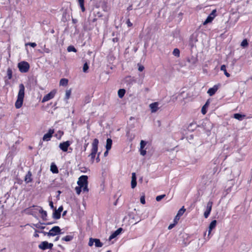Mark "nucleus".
<instances>
[{
  "label": "nucleus",
  "instance_id": "29",
  "mask_svg": "<svg viewBox=\"0 0 252 252\" xmlns=\"http://www.w3.org/2000/svg\"><path fill=\"white\" fill-rule=\"evenodd\" d=\"M186 209L184 208V206H183L178 212L177 213V217H181L183 214L185 212Z\"/></svg>",
  "mask_w": 252,
  "mask_h": 252
},
{
  "label": "nucleus",
  "instance_id": "40",
  "mask_svg": "<svg viewBox=\"0 0 252 252\" xmlns=\"http://www.w3.org/2000/svg\"><path fill=\"white\" fill-rule=\"evenodd\" d=\"M165 196V194H162L160 195H158L156 197V200L157 201H160L162 199H163Z\"/></svg>",
  "mask_w": 252,
  "mask_h": 252
},
{
  "label": "nucleus",
  "instance_id": "6",
  "mask_svg": "<svg viewBox=\"0 0 252 252\" xmlns=\"http://www.w3.org/2000/svg\"><path fill=\"white\" fill-rule=\"evenodd\" d=\"M56 93H57V90L56 89H54V90H52L49 93H48V94H47L45 96H44V97H43V98L41 100V102L44 103L47 101H49V100L52 99V98H53L55 97Z\"/></svg>",
  "mask_w": 252,
  "mask_h": 252
},
{
  "label": "nucleus",
  "instance_id": "14",
  "mask_svg": "<svg viewBox=\"0 0 252 252\" xmlns=\"http://www.w3.org/2000/svg\"><path fill=\"white\" fill-rule=\"evenodd\" d=\"M24 181L26 183L28 184L32 182V174L30 171H29L24 178Z\"/></svg>",
  "mask_w": 252,
  "mask_h": 252
},
{
  "label": "nucleus",
  "instance_id": "1",
  "mask_svg": "<svg viewBox=\"0 0 252 252\" xmlns=\"http://www.w3.org/2000/svg\"><path fill=\"white\" fill-rule=\"evenodd\" d=\"M99 141L97 138H95L93 140L92 143V148L91 150V153L89 155V157L91 158V161L92 163L94 161L96 155L97 157L95 158L96 162L98 163L100 161L99 158L100 153H98Z\"/></svg>",
  "mask_w": 252,
  "mask_h": 252
},
{
  "label": "nucleus",
  "instance_id": "22",
  "mask_svg": "<svg viewBox=\"0 0 252 252\" xmlns=\"http://www.w3.org/2000/svg\"><path fill=\"white\" fill-rule=\"evenodd\" d=\"M112 144V140L110 138H108L106 140V149L107 151L111 149Z\"/></svg>",
  "mask_w": 252,
  "mask_h": 252
},
{
  "label": "nucleus",
  "instance_id": "63",
  "mask_svg": "<svg viewBox=\"0 0 252 252\" xmlns=\"http://www.w3.org/2000/svg\"><path fill=\"white\" fill-rule=\"evenodd\" d=\"M44 224H46V225H49V224H52V222H48V223H44Z\"/></svg>",
  "mask_w": 252,
  "mask_h": 252
},
{
  "label": "nucleus",
  "instance_id": "26",
  "mask_svg": "<svg viewBox=\"0 0 252 252\" xmlns=\"http://www.w3.org/2000/svg\"><path fill=\"white\" fill-rule=\"evenodd\" d=\"M68 79L66 78H62L60 80V85L63 86H66L68 84Z\"/></svg>",
  "mask_w": 252,
  "mask_h": 252
},
{
  "label": "nucleus",
  "instance_id": "36",
  "mask_svg": "<svg viewBox=\"0 0 252 252\" xmlns=\"http://www.w3.org/2000/svg\"><path fill=\"white\" fill-rule=\"evenodd\" d=\"M248 42L246 39H244L241 43V46L245 48L248 46Z\"/></svg>",
  "mask_w": 252,
  "mask_h": 252
},
{
  "label": "nucleus",
  "instance_id": "61",
  "mask_svg": "<svg viewBox=\"0 0 252 252\" xmlns=\"http://www.w3.org/2000/svg\"><path fill=\"white\" fill-rule=\"evenodd\" d=\"M34 237H38V236H39V235H38V234H37V233H35V234H34Z\"/></svg>",
  "mask_w": 252,
  "mask_h": 252
},
{
  "label": "nucleus",
  "instance_id": "64",
  "mask_svg": "<svg viewBox=\"0 0 252 252\" xmlns=\"http://www.w3.org/2000/svg\"><path fill=\"white\" fill-rule=\"evenodd\" d=\"M66 211H64L63 213V216H64L65 214H66Z\"/></svg>",
  "mask_w": 252,
  "mask_h": 252
},
{
  "label": "nucleus",
  "instance_id": "30",
  "mask_svg": "<svg viewBox=\"0 0 252 252\" xmlns=\"http://www.w3.org/2000/svg\"><path fill=\"white\" fill-rule=\"evenodd\" d=\"M95 246L96 247H101L103 246L102 243H101L99 239H94Z\"/></svg>",
  "mask_w": 252,
  "mask_h": 252
},
{
  "label": "nucleus",
  "instance_id": "21",
  "mask_svg": "<svg viewBox=\"0 0 252 252\" xmlns=\"http://www.w3.org/2000/svg\"><path fill=\"white\" fill-rule=\"evenodd\" d=\"M39 249L45 250L48 249V245L47 241H44L41 242L38 246Z\"/></svg>",
  "mask_w": 252,
  "mask_h": 252
},
{
  "label": "nucleus",
  "instance_id": "2",
  "mask_svg": "<svg viewBox=\"0 0 252 252\" xmlns=\"http://www.w3.org/2000/svg\"><path fill=\"white\" fill-rule=\"evenodd\" d=\"M19 90L18 94L17 99L15 103L16 108H20L23 104L25 96V86L23 84H20L19 86Z\"/></svg>",
  "mask_w": 252,
  "mask_h": 252
},
{
  "label": "nucleus",
  "instance_id": "18",
  "mask_svg": "<svg viewBox=\"0 0 252 252\" xmlns=\"http://www.w3.org/2000/svg\"><path fill=\"white\" fill-rule=\"evenodd\" d=\"M51 171L54 174H57L59 173V170L57 165L54 163H52L50 166Z\"/></svg>",
  "mask_w": 252,
  "mask_h": 252
},
{
  "label": "nucleus",
  "instance_id": "53",
  "mask_svg": "<svg viewBox=\"0 0 252 252\" xmlns=\"http://www.w3.org/2000/svg\"><path fill=\"white\" fill-rule=\"evenodd\" d=\"M89 145V143H85L84 145V151H86Z\"/></svg>",
  "mask_w": 252,
  "mask_h": 252
},
{
  "label": "nucleus",
  "instance_id": "25",
  "mask_svg": "<svg viewBox=\"0 0 252 252\" xmlns=\"http://www.w3.org/2000/svg\"><path fill=\"white\" fill-rule=\"evenodd\" d=\"M126 90L124 89H120L118 92V94L120 98H122L125 95Z\"/></svg>",
  "mask_w": 252,
  "mask_h": 252
},
{
  "label": "nucleus",
  "instance_id": "15",
  "mask_svg": "<svg viewBox=\"0 0 252 252\" xmlns=\"http://www.w3.org/2000/svg\"><path fill=\"white\" fill-rule=\"evenodd\" d=\"M158 103L157 102L152 103L150 104V108L152 113L156 112L158 109Z\"/></svg>",
  "mask_w": 252,
  "mask_h": 252
},
{
  "label": "nucleus",
  "instance_id": "37",
  "mask_svg": "<svg viewBox=\"0 0 252 252\" xmlns=\"http://www.w3.org/2000/svg\"><path fill=\"white\" fill-rule=\"evenodd\" d=\"M68 52H76L77 50L73 46H69L67 47Z\"/></svg>",
  "mask_w": 252,
  "mask_h": 252
},
{
  "label": "nucleus",
  "instance_id": "23",
  "mask_svg": "<svg viewBox=\"0 0 252 252\" xmlns=\"http://www.w3.org/2000/svg\"><path fill=\"white\" fill-rule=\"evenodd\" d=\"M245 117V115H242L239 113H236L234 114V118L239 121H242Z\"/></svg>",
  "mask_w": 252,
  "mask_h": 252
},
{
  "label": "nucleus",
  "instance_id": "47",
  "mask_svg": "<svg viewBox=\"0 0 252 252\" xmlns=\"http://www.w3.org/2000/svg\"><path fill=\"white\" fill-rule=\"evenodd\" d=\"M82 189H83V191L84 192H88L89 191V189L88 188V185H86L83 187H82Z\"/></svg>",
  "mask_w": 252,
  "mask_h": 252
},
{
  "label": "nucleus",
  "instance_id": "48",
  "mask_svg": "<svg viewBox=\"0 0 252 252\" xmlns=\"http://www.w3.org/2000/svg\"><path fill=\"white\" fill-rule=\"evenodd\" d=\"M126 23L127 24V27H131L133 25L132 23L130 21V20L129 19L126 21Z\"/></svg>",
  "mask_w": 252,
  "mask_h": 252
},
{
  "label": "nucleus",
  "instance_id": "8",
  "mask_svg": "<svg viewBox=\"0 0 252 252\" xmlns=\"http://www.w3.org/2000/svg\"><path fill=\"white\" fill-rule=\"evenodd\" d=\"M88 176L87 175L81 176L77 181V184L79 186L83 187L86 185H88Z\"/></svg>",
  "mask_w": 252,
  "mask_h": 252
},
{
  "label": "nucleus",
  "instance_id": "7",
  "mask_svg": "<svg viewBox=\"0 0 252 252\" xmlns=\"http://www.w3.org/2000/svg\"><path fill=\"white\" fill-rule=\"evenodd\" d=\"M216 12H217L216 9L213 10L211 12V13L207 17V18L205 20V21L203 23V25H206L208 23L212 22V21L214 19V18L217 16Z\"/></svg>",
  "mask_w": 252,
  "mask_h": 252
},
{
  "label": "nucleus",
  "instance_id": "16",
  "mask_svg": "<svg viewBox=\"0 0 252 252\" xmlns=\"http://www.w3.org/2000/svg\"><path fill=\"white\" fill-rule=\"evenodd\" d=\"M137 185L136 177L135 173H132L131 186L132 189H134Z\"/></svg>",
  "mask_w": 252,
  "mask_h": 252
},
{
  "label": "nucleus",
  "instance_id": "33",
  "mask_svg": "<svg viewBox=\"0 0 252 252\" xmlns=\"http://www.w3.org/2000/svg\"><path fill=\"white\" fill-rule=\"evenodd\" d=\"M173 54L177 57H179L180 55V51L179 49L178 48H175L173 51Z\"/></svg>",
  "mask_w": 252,
  "mask_h": 252
},
{
  "label": "nucleus",
  "instance_id": "13",
  "mask_svg": "<svg viewBox=\"0 0 252 252\" xmlns=\"http://www.w3.org/2000/svg\"><path fill=\"white\" fill-rule=\"evenodd\" d=\"M123 231V228L120 227L114 231L109 237V240L111 241L113 239L116 237L118 235H119L122 231Z\"/></svg>",
  "mask_w": 252,
  "mask_h": 252
},
{
  "label": "nucleus",
  "instance_id": "46",
  "mask_svg": "<svg viewBox=\"0 0 252 252\" xmlns=\"http://www.w3.org/2000/svg\"><path fill=\"white\" fill-rule=\"evenodd\" d=\"M210 212H209L208 211H207V210L204 212V217L205 218L207 219L209 216L210 215Z\"/></svg>",
  "mask_w": 252,
  "mask_h": 252
},
{
  "label": "nucleus",
  "instance_id": "55",
  "mask_svg": "<svg viewBox=\"0 0 252 252\" xmlns=\"http://www.w3.org/2000/svg\"><path fill=\"white\" fill-rule=\"evenodd\" d=\"M144 69V67L143 65H140L138 67V70L140 71H142Z\"/></svg>",
  "mask_w": 252,
  "mask_h": 252
},
{
  "label": "nucleus",
  "instance_id": "28",
  "mask_svg": "<svg viewBox=\"0 0 252 252\" xmlns=\"http://www.w3.org/2000/svg\"><path fill=\"white\" fill-rule=\"evenodd\" d=\"M78 1L81 8L82 11L84 12L85 11V8L84 6V0H78Z\"/></svg>",
  "mask_w": 252,
  "mask_h": 252
},
{
  "label": "nucleus",
  "instance_id": "34",
  "mask_svg": "<svg viewBox=\"0 0 252 252\" xmlns=\"http://www.w3.org/2000/svg\"><path fill=\"white\" fill-rule=\"evenodd\" d=\"M212 205H213V202L210 201H209L207 203V209H206V210L207 211H208L209 212H211V210H212Z\"/></svg>",
  "mask_w": 252,
  "mask_h": 252
},
{
  "label": "nucleus",
  "instance_id": "38",
  "mask_svg": "<svg viewBox=\"0 0 252 252\" xmlns=\"http://www.w3.org/2000/svg\"><path fill=\"white\" fill-rule=\"evenodd\" d=\"M89 69V65L88 63L86 62L84 64L83 70L84 72H87Z\"/></svg>",
  "mask_w": 252,
  "mask_h": 252
},
{
  "label": "nucleus",
  "instance_id": "24",
  "mask_svg": "<svg viewBox=\"0 0 252 252\" xmlns=\"http://www.w3.org/2000/svg\"><path fill=\"white\" fill-rule=\"evenodd\" d=\"M209 100H207V102H206V103L204 105V106L202 107V109H201V113L203 114V115H205L207 113V110H206V109L208 107V105H209Z\"/></svg>",
  "mask_w": 252,
  "mask_h": 252
},
{
  "label": "nucleus",
  "instance_id": "41",
  "mask_svg": "<svg viewBox=\"0 0 252 252\" xmlns=\"http://www.w3.org/2000/svg\"><path fill=\"white\" fill-rule=\"evenodd\" d=\"M33 225L37 228L44 229L45 228V226H42L40 225L39 223H37L36 224H33Z\"/></svg>",
  "mask_w": 252,
  "mask_h": 252
},
{
  "label": "nucleus",
  "instance_id": "60",
  "mask_svg": "<svg viewBox=\"0 0 252 252\" xmlns=\"http://www.w3.org/2000/svg\"><path fill=\"white\" fill-rule=\"evenodd\" d=\"M59 238H60V237H59V236L55 238V241H57L59 240Z\"/></svg>",
  "mask_w": 252,
  "mask_h": 252
},
{
  "label": "nucleus",
  "instance_id": "11",
  "mask_svg": "<svg viewBox=\"0 0 252 252\" xmlns=\"http://www.w3.org/2000/svg\"><path fill=\"white\" fill-rule=\"evenodd\" d=\"M220 86V84L214 85L212 88L209 89L207 93L210 96H213L215 94Z\"/></svg>",
  "mask_w": 252,
  "mask_h": 252
},
{
  "label": "nucleus",
  "instance_id": "9",
  "mask_svg": "<svg viewBox=\"0 0 252 252\" xmlns=\"http://www.w3.org/2000/svg\"><path fill=\"white\" fill-rule=\"evenodd\" d=\"M70 144H71V142L69 141H66L65 142H63L62 143H61L59 144V148L63 152H66L67 151L68 147L70 146Z\"/></svg>",
  "mask_w": 252,
  "mask_h": 252
},
{
  "label": "nucleus",
  "instance_id": "62",
  "mask_svg": "<svg viewBox=\"0 0 252 252\" xmlns=\"http://www.w3.org/2000/svg\"><path fill=\"white\" fill-rule=\"evenodd\" d=\"M96 21V18H94L93 20H92V22H94Z\"/></svg>",
  "mask_w": 252,
  "mask_h": 252
},
{
  "label": "nucleus",
  "instance_id": "5",
  "mask_svg": "<svg viewBox=\"0 0 252 252\" xmlns=\"http://www.w3.org/2000/svg\"><path fill=\"white\" fill-rule=\"evenodd\" d=\"M41 207L38 206L33 205L32 206L26 209V211L28 213L32 215L33 216H36L37 214L40 213L39 208H41Z\"/></svg>",
  "mask_w": 252,
  "mask_h": 252
},
{
  "label": "nucleus",
  "instance_id": "4",
  "mask_svg": "<svg viewBox=\"0 0 252 252\" xmlns=\"http://www.w3.org/2000/svg\"><path fill=\"white\" fill-rule=\"evenodd\" d=\"M61 229L58 226H54L49 230L48 232H41L44 235L47 234L48 236H54L61 233Z\"/></svg>",
  "mask_w": 252,
  "mask_h": 252
},
{
  "label": "nucleus",
  "instance_id": "17",
  "mask_svg": "<svg viewBox=\"0 0 252 252\" xmlns=\"http://www.w3.org/2000/svg\"><path fill=\"white\" fill-rule=\"evenodd\" d=\"M216 220H213L211 222L209 226L208 236L211 234L212 230L216 227Z\"/></svg>",
  "mask_w": 252,
  "mask_h": 252
},
{
  "label": "nucleus",
  "instance_id": "35",
  "mask_svg": "<svg viewBox=\"0 0 252 252\" xmlns=\"http://www.w3.org/2000/svg\"><path fill=\"white\" fill-rule=\"evenodd\" d=\"M7 75L9 79H11L12 77V70L11 68H8L7 70Z\"/></svg>",
  "mask_w": 252,
  "mask_h": 252
},
{
  "label": "nucleus",
  "instance_id": "39",
  "mask_svg": "<svg viewBox=\"0 0 252 252\" xmlns=\"http://www.w3.org/2000/svg\"><path fill=\"white\" fill-rule=\"evenodd\" d=\"M71 93V92L70 90H67L66 91V93H65V98L66 99H69V98L70 96Z\"/></svg>",
  "mask_w": 252,
  "mask_h": 252
},
{
  "label": "nucleus",
  "instance_id": "3",
  "mask_svg": "<svg viewBox=\"0 0 252 252\" xmlns=\"http://www.w3.org/2000/svg\"><path fill=\"white\" fill-rule=\"evenodd\" d=\"M18 67L19 71L22 73L27 72L30 69L29 63L25 61H22L18 64Z\"/></svg>",
  "mask_w": 252,
  "mask_h": 252
},
{
  "label": "nucleus",
  "instance_id": "52",
  "mask_svg": "<svg viewBox=\"0 0 252 252\" xmlns=\"http://www.w3.org/2000/svg\"><path fill=\"white\" fill-rule=\"evenodd\" d=\"M47 245H48V249H52V248L53 247V244L52 243H49L47 242Z\"/></svg>",
  "mask_w": 252,
  "mask_h": 252
},
{
  "label": "nucleus",
  "instance_id": "44",
  "mask_svg": "<svg viewBox=\"0 0 252 252\" xmlns=\"http://www.w3.org/2000/svg\"><path fill=\"white\" fill-rule=\"evenodd\" d=\"M26 45H30V46L34 48L36 46V44L35 42H29L26 43Z\"/></svg>",
  "mask_w": 252,
  "mask_h": 252
},
{
  "label": "nucleus",
  "instance_id": "45",
  "mask_svg": "<svg viewBox=\"0 0 252 252\" xmlns=\"http://www.w3.org/2000/svg\"><path fill=\"white\" fill-rule=\"evenodd\" d=\"M94 238H90L89 242V246H92L94 244Z\"/></svg>",
  "mask_w": 252,
  "mask_h": 252
},
{
  "label": "nucleus",
  "instance_id": "19",
  "mask_svg": "<svg viewBox=\"0 0 252 252\" xmlns=\"http://www.w3.org/2000/svg\"><path fill=\"white\" fill-rule=\"evenodd\" d=\"M39 210H40V214H41V217L43 220H47L46 218L47 217V214L46 211L43 210L42 208H39Z\"/></svg>",
  "mask_w": 252,
  "mask_h": 252
},
{
  "label": "nucleus",
  "instance_id": "56",
  "mask_svg": "<svg viewBox=\"0 0 252 252\" xmlns=\"http://www.w3.org/2000/svg\"><path fill=\"white\" fill-rule=\"evenodd\" d=\"M49 206H50L51 208H52V209H54V204H53V202L52 201H50V202H49Z\"/></svg>",
  "mask_w": 252,
  "mask_h": 252
},
{
  "label": "nucleus",
  "instance_id": "27",
  "mask_svg": "<svg viewBox=\"0 0 252 252\" xmlns=\"http://www.w3.org/2000/svg\"><path fill=\"white\" fill-rule=\"evenodd\" d=\"M220 70L223 71L224 72V74H225V75L227 77H230V74L229 73H228L227 72V70L226 69V66L224 64L222 65L220 67Z\"/></svg>",
  "mask_w": 252,
  "mask_h": 252
},
{
  "label": "nucleus",
  "instance_id": "49",
  "mask_svg": "<svg viewBox=\"0 0 252 252\" xmlns=\"http://www.w3.org/2000/svg\"><path fill=\"white\" fill-rule=\"evenodd\" d=\"M140 154L142 156H145L146 154V151L144 149H140Z\"/></svg>",
  "mask_w": 252,
  "mask_h": 252
},
{
  "label": "nucleus",
  "instance_id": "10",
  "mask_svg": "<svg viewBox=\"0 0 252 252\" xmlns=\"http://www.w3.org/2000/svg\"><path fill=\"white\" fill-rule=\"evenodd\" d=\"M55 131L54 129L50 128L48 132L45 134L42 138V140L44 141H48L50 140Z\"/></svg>",
  "mask_w": 252,
  "mask_h": 252
},
{
  "label": "nucleus",
  "instance_id": "58",
  "mask_svg": "<svg viewBox=\"0 0 252 252\" xmlns=\"http://www.w3.org/2000/svg\"><path fill=\"white\" fill-rule=\"evenodd\" d=\"M112 40L114 42H117L119 41V38L117 37H115L113 38Z\"/></svg>",
  "mask_w": 252,
  "mask_h": 252
},
{
  "label": "nucleus",
  "instance_id": "59",
  "mask_svg": "<svg viewBox=\"0 0 252 252\" xmlns=\"http://www.w3.org/2000/svg\"><path fill=\"white\" fill-rule=\"evenodd\" d=\"M108 151H107V150H106V151L104 152V157H107L108 154Z\"/></svg>",
  "mask_w": 252,
  "mask_h": 252
},
{
  "label": "nucleus",
  "instance_id": "43",
  "mask_svg": "<svg viewBox=\"0 0 252 252\" xmlns=\"http://www.w3.org/2000/svg\"><path fill=\"white\" fill-rule=\"evenodd\" d=\"M146 145V142L143 140H141L140 142V149H144Z\"/></svg>",
  "mask_w": 252,
  "mask_h": 252
},
{
  "label": "nucleus",
  "instance_id": "31",
  "mask_svg": "<svg viewBox=\"0 0 252 252\" xmlns=\"http://www.w3.org/2000/svg\"><path fill=\"white\" fill-rule=\"evenodd\" d=\"M126 136L130 141H131L134 138V135L131 134L129 130L126 132Z\"/></svg>",
  "mask_w": 252,
  "mask_h": 252
},
{
  "label": "nucleus",
  "instance_id": "42",
  "mask_svg": "<svg viewBox=\"0 0 252 252\" xmlns=\"http://www.w3.org/2000/svg\"><path fill=\"white\" fill-rule=\"evenodd\" d=\"M81 189H82V187H81L80 186H79L78 187H76L75 188V190H76V192L77 193V194H80L81 192Z\"/></svg>",
  "mask_w": 252,
  "mask_h": 252
},
{
  "label": "nucleus",
  "instance_id": "54",
  "mask_svg": "<svg viewBox=\"0 0 252 252\" xmlns=\"http://www.w3.org/2000/svg\"><path fill=\"white\" fill-rule=\"evenodd\" d=\"M176 224V223H174L173 224H170L169 226H168V229H172L175 225Z\"/></svg>",
  "mask_w": 252,
  "mask_h": 252
},
{
  "label": "nucleus",
  "instance_id": "32",
  "mask_svg": "<svg viewBox=\"0 0 252 252\" xmlns=\"http://www.w3.org/2000/svg\"><path fill=\"white\" fill-rule=\"evenodd\" d=\"M73 239V237L71 235H66L65 237L62 238L63 241H65L66 242L70 241Z\"/></svg>",
  "mask_w": 252,
  "mask_h": 252
},
{
  "label": "nucleus",
  "instance_id": "20",
  "mask_svg": "<svg viewBox=\"0 0 252 252\" xmlns=\"http://www.w3.org/2000/svg\"><path fill=\"white\" fill-rule=\"evenodd\" d=\"M187 61H188V62L192 64H195L197 63V62L198 61V59L196 57H195L192 56L191 57H190V58H189L187 59Z\"/></svg>",
  "mask_w": 252,
  "mask_h": 252
},
{
  "label": "nucleus",
  "instance_id": "57",
  "mask_svg": "<svg viewBox=\"0 0 252 252\" xmlns=\"http://www.w3.org/2000/svg\"><path fill=\"white\" fill-rule=\"evenodd\" d=\"M132 9V5L131 4L127 8V11H130Z\"/></svg>",
  "mask_w": 252,
  "mask_h": 252
},
{
  "label": "nucleus",
  "instance_id": "50",
  "mask_svg": "<svg viewBox=\"0 0 252 252\" xmlns=\"http://www.w3.org/2000/svg\"><path fill=\"white\" fill-rule=\"evenodd\" d=\"M140 202L142 204H145V196H142L140 197Z\"/></svg>",
  "mask_w": 252,
  "mask_h": 252
},
{
  "label": "nucleus",
  "instance_id": "51",
  "mask_svg": "<svg viewBox=\"0 0 252 252\" xmlns=\"http://www.w3.org/2000/svg\"><path fill=\"white\" fill-rule=\"evenodd\" d=\"M180 217H177V215H176L174 218V222L177 224L178 223L179 220H180Z\"/></svg>",
  "mask_w": 252,
  "mask_h": 252
},
{
  "label": "nucleus",
  "instance_id": "12",
  "mask_svg": "<svg viewBox=\"0 0 252 252\" xmlns=\"http://www.w3.org/2000/svg\"><path fill=\"white\" fill-rule=\"evenodd\" d=\"M63 210V206H60L58 210L55 209L53 213V218L55 219H59L61 218V213Z\"/></svg>",
  "mask_w": 252,
  "mask_h": 252
}]
</instances>
